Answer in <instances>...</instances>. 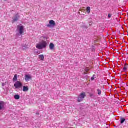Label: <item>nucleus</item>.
<instances>
[{"label":"nucleus","mask_w":128,"mask_h":128,"mask_svg":"<svg viewBox=\"0 0 128 128\" xmlns=\"http://www.w3.org/2000/svg\"><path fill=\"white\" fill-rule=\"evenodd\" d=\"M48 46V42H46L44 40H42L41 42H40L36 46V48L38 50H42L44 48H46V46Z\"/></svg>","instance_id":"1"},{"label":"nucleus","mask_w":128,"mask_h":128,"mask_svg":"<svg viewBox=\"0 0 128 128\" xmlns=\"http://www.w3.org/2000/svg\"><path fill=\"white\" fill-rule=\"evenodd\" d=\"M86 92H84L82 93H81L78 97V102H82L84 100V98H86Z\"/></svg>","instance_id":"2"},{"label":"nucleus","mask_w":128,"mask_h":128,"mask_svg":"<svg viewBox=\"0 0 128 128\" xmlns=\"http://www.w3.org/2000/svg\"><path fill=\"white\" fill-rule=\"evenodd\" d=\"M14 86L16 88H22V84L20 82V81H17L14 84Z\"/></svg>","instance_id":"3"},{"label":"nucleus","mask_w":128,"mask_h":128,"mask_svg":"<svg viewBox=\"0 0 128 128\" xmlns=\"http://www.w3.org/2000/svg\"><path fill=\"white\" fill-rule=\"evenodd\" d=\"M18 30H19L20 36H22L24 34V26H18Z\"/></svg>","instance_id":"4"},{"label":"nucleus","mask_w":128,"mask_h":128,"mask_svg":"<svg viewBox=\"0 0 128 128\" xmlns=\"http://www.w3.org/2000/svg\"><path fill=\"white\" fill-rule=\"evenodd\" d=\"M50 25H47V26L48 28H50V26H56V22L54 20H50Z\"/></svg>","instance_id":"5"},{"label":"nucleus","mask_w":128,"mask_h":128,"mask_svg":"<svg viewBox=\"0 0 128 128\" xmlns=\"http://www.w3.org/2000/svg\"><path fill=\"white\" fill-rule=\"evenodd\" d=\"M4 101H0V110H2L4 108Z\"/></svg>","instance_id":"6"},{"label":"nucleus","mask_w":128,"mask_h":128,"mask_svg":"<svg viewBox=\"0 0 128 128\" xmlns=\"http://www.w3.org/2000/svg\"><path fill=\"white\" fill-rule=\"evenodd\" d=\"M32 77L30 75H26L25 76V80L26 82H28L30 80H32Z\"/></svg>","instance_id":"7"},{"label":"nucleus","mask_w":128,"mask_h":128,"mask_svg":"<svg viewBox=\"0 0 128 128\" xmlns=\"http://www.w3.org/2000/svg\"><path fill=\"white\" fill-rule=\"evenodd\" d=\"M49 48L51 50H54V44L52 43H50Z\"/></svg>","instance_id":"8"},{"label":"nucleus","mask_w":128,"mask_h":128,"mask_svg":"<svg viewBox=\"0 0 128 128\" xmlns=\"http://www.w3.org/2000/svg\"><path fill=\"white\" fill-rule=\"evenodd\" d=\"M23 92H28V87L24 86L23 87Z\"/></svg>","instance_id":"9"},{"label":"nucleus","mask_w":128,"mask_h":128,"mask_svg":"<svg viewBox=\"0 0 128 128\" xmlns=\"http://www.w3.org/2000/svg\"><path fill=\"white\" fill-rule=\"evenodd\" d=\"M39 58L40 60H44V55H40Z\"/></svg>","instance_id":"10"},{"label":"nucleus","mask_w":128,"mask_h":128,"mask_svg":"<svg viewBox=\"0 0 128 128\" xmlns=\"http://www.w3.org/2000/svg\"><path fill=\"white\" fill-rule=\"evenodd\" d=\"M14 98L15 100H18L20 98V95L16 94L14 96Z\"/></svg>","instance_id":"11"},{"label":"nucleus","mask_w":128,"mask_h":128,"mask_svg":"<svg viewBox=\"0 0 128 128\" xmlns=\"http://www.w3.org/2000/svg\"><path fill=\"white\" fill-rule=\"evenodd\" d=\"M128 65H126V64L124 65V68H123L124 72H126V70H128Z\"/></svg>","instance_id":"12"},{"label":"nucleus","mask_w":128,"mask_h":128,"mask_svg":"<svg viewBox=\"0 0 128 128\" xmlns=\"http://www.w3.org/2000/svg\"><path fill=\"white\" fill-rule=\"evenodd\" d=\"M87 14H90V7H88L86 8Z\"/></svg>","instance_id":"13"},{"label":"nucleus","mask_w":128,"mask_h":128,"mask_svg":"<svg viewBox=\"0 0 128 128\" xmlns=\"http://www.w3.org/2000/svg\"><path fill=\"white\" fill-rule=\"evenodd\" d=\"M14 82H16L18 80V75L16 74L13 78Z\"/></svg>","instance_id":"14"},{"label":"nucleus","mask_w":128,"mask_h":128,"mask_svg":"<svg viewBox=\"0 0 128 128\" xmlns=\"http://www.w3.org/2000/svg\"><path fill=\"white\" fill-rule=\"evenodd\" d=\"M124 122H126V119H124V118H120V124H124Z\"/></svg>","instance_id":"15"},{"label":"nucleus","mask_w":128,"mask_h":128,"mask_svg":"<svg viewBox=\"0 0 128 128\" xmlns=\"http://www.w3.org/2000/svg\"><path fill=\"white\" fill-rule=\"evenodd\" d=\"M18 18L17 16L15 17V18L13 20L14 22H18Z\"/></svg>","instance_id":"16"},{"label":"nucleus","mask_w":128,"mask_h":128,"mask_svg":"<svg viewBox=\"0 0 128 128\" xmlns=\"http://www.w3.org/2000/svg\"><path fill=\"white\" fill-rule=\"evenodd\" d=\"M98 96H101V94H102V90H100V89H98Z\"/></svg>","instance_id":"17"},{"label":"nucleus","mask_w":128,"mask_h":128,"mask_svg":"<svg viewBox=\"0 0 128 128\" xmlns=\"http://www.w3.org/2000/svg\"><path fill=\"white\" fill-rule=\"evenodd\" d=\"M112 14H108V18H112Z\"/></svg>","instance_id":"18"},{"label":"nucleus","mask_w":128,"mask_h":128,"mask_svg":"<svg viewBox=\"0 0 128 128\" xmlns=\"http://www.w3.org/2000/svg\"><path fill=\"white\" fill-rule=\"evenodd\" d=\"M94 76H93L92 78H91V80H94Z\"/></svg>","instance_id":"19"},{"label":"nucleus","mask_w":128,"mask_h":128,"mask_svg":"<svg viewBox=\"0 0 128 128\" xmlns=\"http://www.w3.org/2000/svg\"><path fill=\"white\" fill-rule=\"evenodd\" d=\"M90 97L94 96V94H90Z\"/></svg>","instance_id":"20"},{"label":"nucleus","mask_w":128,"mask_h":128,"mask_svg":"<svg viewBox=\"0 0 128 128\" xmlns=\"http://www.w3.org/2000/svg\"><path fill=\"white\" fill-rule=\"evenodd\" d=\"M2 86H4V84H2Z\"/></svg>","instance_id":"21"},{"label":"nucleus","mask_w":128,"mask_h":128,"mask_svg":"<svg viewBox=\"0 0 128 128\" xmlns=\"http://www.w3.org/2000/svg\"><path fill=\"white\" fill-rule=\"evenodd\" d=\"M18 18H20V16H18Z\"/></svg>","instance_id":"22"},{"label":"nucleus","mask_w":128,"mask_h":128,"mask_svg":"<svg viewBox=\"0 0 128 128\" xmlns=\"http://www.w3.org/2000/svg\"><path fill=\"white\" fill-rule=\"evenodd\" d=\"M5 0V1H6V0Z\"/></svg>","instance_id":"23"}]
</instances>
